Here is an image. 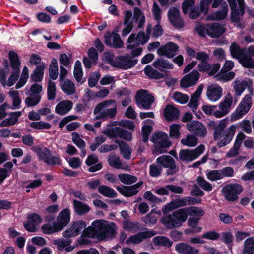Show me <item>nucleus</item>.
<instances>
[{"label":"nucleus","instance_id":"nucleus-1","mask_svg":"<svg viewBox=\"0 0 254 254\" xmlns=\"http://www.w3.org/2000/svg\"><path fill=\"white\" fill-rule=\"evenodd\" d=\"M116 229L117 227L114 222L96 220L92 223L91 226H88L82 231V235L96 238L100 241L107 239H112L117 235Z\"/></svg>","mask_w":254,"mask_h":254},{"label":"nucleus","instance_id":"nucleus-2","mask_svg":"<svg viewBox=\"0 0 254 254\" xmlns=\"http://www.w3.org/2000/svg\"><path fill=\"white\" fill-rule=\"evenodd\" d=\"M204 213V210L201 208L197 207L190 206L180 208L174 211L172 217L170 216L169 218L171 220V222L169 223L171 224L172 227L179 228L186 222L189 215L200 219Z\"/></svg>","mask_w":254,"mask_h":254},{"label":"nucleus","instance_id":"nucleus-3","mask_svg":"<svg viewBox=\"0 0 254 254\" xmlns=\"http://www.w3.org/2000/svg\"><path fill=\"white\" fill-rule=\"evenodd\" d=\"M71 212L68 208L62 209L59 213L57 221L52 224L45 223L41 226V231L44 234L51 235L62 231L70 221Z\"/></svg>","mask_w":254,"mask_h":254},{"label":"nucleus","instance_id":"nucleus-4","mask_svg":"<svg viewBox=\"0 0 254 254\" xmlns=\"http://www.w3.org/2000/svg\"><path fill=\"white\" fill-rule=\"evenodd\" d=\"M186 200V197L172 200L171 202L167 203L162 208L163 215L161 219V221L168 229H173L176 228V227H172L171 224H170L169 223L171 222V220H170V219L169 218H170V216L172 217V215L174 213V211L172 214H169V212L186 206L187 202Z\"/></svg>","mask_w":254,"mask_h":254},{"label":"nucleus","instance_id":"nucleus-5","mask_svg":"<svg viewBox=\"0 0 254 254\" xmlns=\"http://www.w3.org/2000/svg\"><path fill=\"white\" fill-rule=\"evenodd\" d=\"M150 141L154 143V149L153 153L157 155L166 152L165 148L170 147L172 144L168 139V135L162 131L153 134Z\"/></svg>","mask_w":254,"mask_h":254},{"label":"nucleus","instance_id":"nucleus-6","mask_svg":"<svg viewBox=\"0 0 254 254\" xmlns=\"http://www.w3.org/2000/svg\"><path fill=\"white\" fill-rule=\"evenodd\" d=\"M227 0L231 10V21L233 23H239L241 20V17L245 14L246 4L244 0H237L238 7L236 0Z\"/></svg>","mask_w":254,"mask_h":254},{"label":"nucleus","instance_id":"nucleus-7","mask_svg":"<svg viewBox=\"0 0 254 254\" xmlns=\"http://www.w3.org/2000/svg\"><path fill=\"white\" fill-rule=\"evenodd\" d=\"M243 187L237 183H231L225 186L222 190L226 200L234 202L238 199V195L243 191Z\"/></svg>","mask_w":254,"mask_h":254},{"label":"nucleus","instance_id":"nucleus-8","mask_svg":"<svg viewBox=\"0 0 254 254\" xmlns=\"http://www.w3.org/2000/svg\"><path fill=\"white\" fill-rule=\"evenodd\" d=\"M135 101L140 108L145 110L151 109L152 104L154 101V97L146 90L141 89L137 91L135 95Z\"/></svg>","mask_w":254,"mask_h":254},{"label":"nucleus","instance_id":"nucleus-9","mask_svg":"<svg viewBox=\"0 0 254 254\" xmlns=\"http://www.w3.org/2000/svg\"><path fill=\"white\" fill-rule=\"evenodd\" d=\"M156 162L164 168H168L166 171L168 176L173 175L178 171L174 159L169 155H163L158 157Z\"/></svg>","mask_w":254,"mask_h":254},{"label":"nucleus","instance_id":"nucleus-10","mask_svg":"<svg viewBox=\"0 0 254 254\" xmlns=\"http://www.w3.org/2000/svg\"><path fill=\"white\" fill-rule=\"evenodd\" d=\"M86 223L83 220L72 222L68 228L62 233V235L66 238L75 237L85 229Z\"/></svg>","mask_w":254,"mask_h":254},{"label":"nucleus","instance_id":"nucleus-11","mask_svg":"<svg viewBox=\"0 0 254 254\" xmlns=\"http://www.w3.org/2000/svg\"><path fill=\"white\" fill-rule=\"evenodd\" d=\"M205 146L203 144L200 145L194 150L181 149L179 152L180 160L182 161H192L197 158L203 152Z\"/></svg>","mask_w":254,"mask_h":254},{"label":"nucleus","instance_id":"nucleus-12","mask_svg":"<svg viewBox=\"0 0 254 254\" xmlns=\"http://www.w3.org/2000/svg\"><path fill=\"white\" fill-rule=\"evenodd\" d=\"M187 129L193 132L196 136L204 137L206 135L207 130L205 126L201 122L198 121H192L186 125Z\"/></svg>","mask_w":254,"mask_h":254},{"label":"nucleus","instance_id":"nucleus-13","mask_svg":"<svg viewBox=\"0 0 254 254\" xmlns=\"http://www.w3.org/2000/svg\"><path fill=\"white\" fill-rule=\"evenodd\" d=\"M200 77V74L196 70H193L191 72L185 75L180 81V86L186 88L195 85Z\"/></svg>","mask_w":254,"mask_h":254},{"label":"nucleus","instance_id":"nucleus-14","mask_svg":"<svg viewBox=\"0 0 254 254\" xmlns=\"http://www.w3.org/2000/svg\"><path fill=\"white\" fill-rule=\"evenodd\" d=\"M156 234L154 230H149L138 232L128 237L126 240V244L129 245L132 243L134 245L141 243L143 240L147 239L154 236Z\"/></svg>","mask_w":254,"mask_h":254},{"label":"nucleus","instance_id":"nucleus-15","mask_svg":"<svg viewBox=\"0 0 254 254\" xmlns=\"http://www.w3.org/2000/svg\"><path fill=\"white\" fill-rule=\"evenodd\" d=\"M132 59L129 54L119 56L117 68L127 70L133 67L137 64L138 60Z\"/></svg>","mask_w":254,"mask_h":254},{"label":"nucleus","instance_id":"nucleus-16","mask_svg":"<svg viewBox=\"0 0 254 254\" xmlns=\"http://www.w3.org/2000/svg\"><path fill=\"white\" fill-rule=\"evenodd\" d=\"M169 20L172 25L177 28H182L184 23L180 17L179 10L175 7H171L168 13Z\"/></svg>","mask_w":254,"mask_h":254},{"label":"nucleus","instance_id":"nucleus-17","mask_svg":"<svg viewBox=\"0 0 254 254\" xmlns=\"http://www.w3.org/2000/svg\"><path fill=\"white\" fill-rule=\"evenodd\" d=\"M175 251L179 254H198L199 253L198 249L184 242L176 244Z\"/></svg>","mask_w":254,"mask_h":254},{"label":"nucleus","instance_id":"nucleus-18","mask_svg":"<svg viewBox=\"0 0 254 254\" xmlns=\"http://www.w3.org/2000/svg\"><path fill=\"white\" fill-rule=\"evenodd\" d=\"M73 103L68 100H63L59 102L55 107V112L61 116L67 114L72 108Z\"/></svg>","mask_w":254,"mask_h":254},{"label":"nucleus","instance_id":"nucleus-19","mask_svg":"<svg viewBox=\"0 0 254 254\" xmlns=\"http://www.w3.org/2000/svg\"><path fill=\"white\" fill-rule=\"evenodd\" d=\"M208 98L212 101L219 100L222 95V89L218 85L209 86L207 90Z\"/></svg>","mask_w":254,"mask_h":254},{"label":"nucleus","instance_id":"nucleus-20","mask_svg":"<svg viewBox=\"0 0 254 254\" xmlns=\"http://www.w3.org/2000/svg\"><path fill=\"white\" fill-rule=\"evenodd\" d=\"M253 57H254V46L245 48L244 55L240 60V64L243 67L246 68L254 61Z\"/></svg>","mask_w":254,"mask_h":254},{"label":"nucleus","instance_id":"nucleus-21","mask_svg":"<svg viewBox=\"0 0 254 254\" xmlns=\"http://www.w3.org/2000/svg\"><path fill=\"white\" fill-rule=\"evenodd\" d=\"M45 68V64L43 62L39 65H37L35 69L30 75V79L31 81L41 82L44 77Z\"/></svg>","mask_w":254,"mask_h":254},{"label":"nucleus","instance_id":"nucleus-22","mask_svg":"<svg viewBox=\"0 0 254 254\" xmlns=\"http://www.w3.org/2000/svg\"><path fill=\"white\" fill-rule=\"evenodd\" d=\"M209 32L208 35L211 38H218L223 34L225 31V28L217 23L209 24Z\"/></svg>","mask_w":254,"mask_h":254},{"label":"nucleus","instance_id":"nucleus-23","mask_svg":"<svg viewBox=\"0 0 254 254\" xmlns=\"http://www.w3.org/2000/svg\"><path fill=\"white\" fill-rule=\"evenodd\" d=\"M163 114L166 119L170 121L178 118L179 111L174 106L168 104L163 110Z\"/></svg>","mask_w":254,"mask_h":254},{"label":"nucleus","instance_id":"nucleus-24","mask_svg":"<svg viewBox=\"0 0 254 254\" xmlns=\"http://www.w3.org/2000/svg\"><path fill=\"white\" fill-rule=\"evenodd\" d=\"M8 58L12 71L20 72L21 62L18 54L14 51H10L8 53Z\"/></svg>","mask_w":254,"mask_h":254},{"label":"nucleus","instance_id":"nucleus-25","mask_svg":"<svg viewBox=\"0 0 254 254\" xmlns=\"http://www.w3.org/2000/svg\"><path fill=\"white\" fill-rule=\"evenodd\" d=\"M9 115L10 117L1 122L0 127H6L15 125L18 120V117L21 115V112L20 111L10 112Z\"/></svg>","mask_w":254,"mask_h":254},{"label":"nucleus","instance_id":"nucleus-26","mask_svg":"<svg viewBox=\"0 0 254 254\" xmlns=\"http://www.w3.org/2000/svg\"><path fill=\"white\" fill-rule=\"evenodd\" d=\"M228 11V5L226 1H224L221 9L211 14L212 19L213 20H223L227 17Z\"/></svg>","mask_w":254,"mask_h":254},{"label":"nucleus","instance_id":"nucleus-27","mask_svg":"<svg viewBox=\"0 0 254 254\" xmlns=\"http://www.w3.org/2000/svg\"><path fill=\"white\" fill-rule=\"evenodd\" d=\"M33 150L36 154L39 159L43 161L45 163L49 157L51 156L50 150L47 147L42 149L40 146H35L33 147Z\"/></svg>","mask_w":254,"mask_h":254},{"label":"nucleus","instance_id":"nucleus-28","mask_svg":"<svg viewBox=\"0 0 254 254\" xmlns=\"http://www.w3.org/2000/svg\"><path fill=\"white\" fill-rule=\"evenodd\" d=\"M73 206L75 212L78 215L85 214L88 213L91 209L87 204L77 200H73Z\"/></svg>","mask_w":254,"mask_h":254},{"label":"nucleus","instance_id":"nucleus-29","mask_svg":"<svg viewBox=\"0 0 254 254\" xmlns=\"http://www.w3.org/2000/svg\"><path fill=\"white\" fill-rule=\"evenodd\" d=\"M245 51V48H241L235 42H233L230 46V52L231 56L235 59H239L240 63L241 58H242Z\"/></svg>","mask_w":254,"mask_h":254},{"label":"nucleus","instance_id":"nucleus-30","mask_svg":"<svg viewBox=\"0 0 254 254\" xmlns=\"http://www.w3.org/2000/svg\"><path fill=\"white\" fill-rule=\"evenodd\" d=\"M117 190L124 196L129 197L135 195L138 193L139 190H135L131 186H124L116 187Z\"/></svg>","mask_w":254,"mask_h":254},{"label":"nucleus","instance_id":"nucleus-31","mask_svg":"<svg viewBox=\"0 0 254 254\" xmlns=\"http://www.w3.org/2000/svg\"><path fill=\"white\" fill-rule=\"evenodd\" d=\"M115 142L119 145L121 153L124 158L126 159H129L131 154V149L129 145L124 141L118 139L115 140Z\"/></svg>","mask_w":254,"mask_h":254},{"label":"nucleus","instance_id":"nucleus-32","mask_svg":"<svg viewBox=\"0 0 254 254\" xmlns=\"http://www.w3.org/2000/svg\"><path fill=\"white\" fill-rule=\"evenodd\" d=\"M98 192L109 198H115L117 196V193L113 188L106 185H100L98 187Z\"/></svg>","mask_w":254,"mask_h":254},{"label":"nucleus","instance_id":"nucleus-33","mask_svg":"<svg viewBox=\"0 0 254 254\" xmlns=\"http://www.w3.org/2000/svg\"><path fill=\"white\" fill-rule=\"evenodd\" d=\"M153 242L156 246H164L170 248L173 242L167 237L163 236H157L153 238Z\"/></svg>","mask_w":254,"mask_h":254},{"label":"nucleus","instance_id":"nucleus-34","mask_svg":"<svg viewBox=\"0 0 254 254\" xmlns=\"http://www.w3.org/2000/svg\"><path fill=\"white\" fill-rule=\"evenodd\" d=\"M144 73L150 79H160L164 77V75L157 70L154 69L150 65H147L144 69Z\"/></svg>","mask_w":254,"mask_h":254},{"label":"nucleus","instance_id":"nucleus-35","mask_svg":"<svg viewBox=\"0 0 254 254\" xmlns=\"http://www.w3.org/2000/svg\"><path fill=\"white\" fill-rule=\"evenodd\" d=\"M123 228L124 229L132 232H136L140 230V223L137 221H131L126 220L123 222Z\"/></svg>","mask_w":254,"mask_h":254},{"label":"nucleus","instance_id":"nucleus-36","mask_svg":"<svg viewBox=\"0 0 254 254\" xmlns=\"http://www.w3.org/2000/svg\"><path fill=\"white\" fill-rule=\"evenodd\" d=\"M153 66L161 71H164L161 68L172 69L174 67L172 63H170L168 61L162 59H159L154 61L153 63Z\"/></svg>","mask_w":254,"mask_h":254},{"label":"nucleus","instance_id":"nucleus-37","mask_svg":"<svg viewBox=\"0 0 254 254\" xmlns=\"http://www.w3.org/2000/svg\"><path fill=\"white\" fill-rule=\"evenodd\" d=\"M227 123V119H224L222 120L215 127L213 132V138L215 140H217L219 139V137L221 135L222 133L225 128Z\"/></svg>","mask_w":254,"mask_h":254},{"label":"nucleus","instance_id":"nucleus-38","mask_svg":"<svg viewBox=\"0 0 254 254\" xmlns=\"http://www.w3.org/2000/svg\"><path fill=\"white\" fill-rule=\"evenodd\" d=\"M243 254H254V237L248 238L245 241Z\"/></svg>","mask_w":254,"mask_h":254},{"label":"nucleus","instance_id":"nucleus-39","mask_svg":"<svg viewBox=\"0 0 254 254\" xmlns=\"http://www.w3.org/2000/svg\"><path fill=\"white\" fill-rule=\"evenodd\" d=\"M64 82V83L61 86V89L68 95L73 94L75 91V87L73 82L68 79Z\"/></svg>","mask_w":254,"mask_h":254},{"label":"nucleus","instance_id":"nucleus-40","mask_svg":"<svg viewBox=\"0 0 254 254\" xmlns=\"http://www.w3.org/2000/svg\"><path fill=\"white\" fill-rule=\"evenodd\" d=\"M195 30L201 37L205 38L206 35H208L209 32V24H205L202 23L198 22L196 24Z\"/></svg>","mask_w":254,"mask_h":254},{"label":"nucleus","instance_id":"nucleus-41","mask_svg":"<svg viewBox=\"0 0 254 254\" xmlns=\"http://www.w3.org/2000/svg\"><path fill=\"white\" fill-rule=\"evenodd\" d=\"M118 178L122 183L127 185L132 184L137 180L136 176L128 174H120Z\"/></svg>","mask_w":254,"mask_h":254},{"label":"nucleus","instance_id":"nucleus-42","mask_svg":"<svg viewBox=\"0 0 254 254\" xmlns=\"http://www.w3.org/2000/svg\"><path fill=\"white\" fill-rule=\"evenodd\" d=\"M73 74L76 81L80 82L82 78L83 71L81 63L79 60H77L75 63Z\"/></svg>","mask_w":254,"mask_h":254},{"label":"nucleus","instance_id":"nucleus-43","mask_svg":"<svg viewBox=\"0 0 254 254\" xmlns=\"http://www.w3.org/2000/svg\"><path fill=\"white\" fill-rule=\"evenodd\" d=\"M198 142L197 138L193 135L189 134L185 139H182L181 143L184 145L193 147L196 145Z\"/></svg>","mask_w":254,"mask_h":254},{"label":"nucleus","instance_id":"nucleus-44","mask_svg":"<svg viewBox=\"0 0 254 254\" xmlns=\"http://www.w3.org/2000/svg\"><path fill=\"white\" fill-rule=\"evenodd\" d=\"M41 95H34L31 94L25 99V103L27 107H32L37 105L40 101Z\"/></svg>","mask_w":254,"mask_h":254},{"label":"nucleus","instance_id":"nucleus-45","mask_svg":"<svg viewBox=\"0 0 254 254\" xmlns=\"http://www.w3.org/2000/svg\"><path fill=\"white\" fill-rule=\"evenodd\" d=\"M56 84L54 82L49 80L47 87V98L49 100L55 99L56 96Z\"/></svg>","mask_w":254,"mask_h":254},{"label":"nucleus","instance_id":"nucleus-46","mask_svg":"<svg viewBox=\"0 0 254 254\" xmlns=\"http://www.w3.org/2000/svg\"><path fill=\"white\" fill-rule=\"evenodd\" d=\"M170 137L173 139H178L180 136V129L181 127L180 125L173 124L170 126Z\"/></svg>","mask_w":254,"mask_h":254},{"label":"nucleus","instance_id":"nucleus-47","mask_svg":"<svg viewBox=\"0 0 254 254\" xmlns=\"http://www.w3.org/2000/svg\"><path fill=\"white\" fill-rule=\"evenodd\" d=\"M29 126L30 127L36 129H49L51 127V125L48 123H45L43 121L40 122H32Z\"/></svg>","mask_w":254,"mask_h":254},{"label":"nucleus","instance_id":"nucleus-48","mask_svg":"<svg viewBox=\"0 0 254 254\" xmlns=\"http://www.w3.org/2000/svg\"><path fill=\"white\" fill-rule=\"evenodd\" d=\"M201 13L206 15L208 13L205 12V11L202 10L200 6V7H196L190 9L189 13V17L191 19H196L201 15Z\"/></svg>","mask_w":254,"mask_h":254},{"label":"nucleus","instance_id":"nucleus-49","mask_svg":"<svg viewBox=\"0 0 254 254\" xmlns=\"http://www.w3.org/2000/svg\"><path fill=\"white\" fill-rule=\"evenodd\" d=\"M173 99L176 102L184 104L188 101L189 97L186 94H183L178 91H175L174 92Z\"/></svg>","mask_w":254,"mask_h":254},{"label":"nucleus","instance_id":"nucleus-50","mask_svg":"<svg viewBox=\"0 0 254 254\" xmlns=\"http://www.w3.org/2000/svg\"><path fill=\"white\" fill-rule=\"evenodd\" d=\"M71 242L72 241L69 239H58L53 240V244L57 246V249L59 251L63 250L64 248L69 246Z\"/></svg>","mask_w":254,"mask_h":254},{"label":"nucleus","instance_id":"nucleus-51","mask_svg":"<svg viewBox=\"0 0 254 254\" xmlns=\"http://www.w3.org/2000/svg\"><path fill=\"white\" fill-rule=\"evenodd\" d=\"M108 162L109 165L115 169H121L122 168V162L119 157L115 155L110 157L108 159Z\"/></svg>","mask_w":254,"mask_h":254},{"label":"nucleus","instance_id":"nucleus-52","mask_svg":"<svg viewBox=\"0 0 254 254\" xmlns=\"http://www.w3.org/2000/svg\"><path fill=\"white\" fill-rule=\"evenodd\" d=\"M236 131V126L232 125L230 126L227 131L225 132L223 140H225L226 142L229 143L232 140Z\"/></svg>","mask_w":254,"mask_h":254},{"label":"nucleus","instance_id":"nucleus-53","mask_svg":"<svg viewBox=\"0 0 254 254\" xmlns=\"http://www.w3.org/2000/svg\"><path fill=\"white\" fill-rule=\"evenodd\" d=\"M72 141L79 148L85 147V142L80 137L79 134L75 132L72 133Z\"/></svg>","mask_w":254,"mask_h":254},{"label":"nucleus","instance_id":"nucleus-54","mask_svg":"<svg viewBox=\"0 0 254 254\" xmlns=\"http://www.w3.org/2000/svg\"><path fill=\"white\" fill-rule=\"evenodd\" d=\"M248 87L250 91L253 92V89L250 88V84L246 81H243L240 85H236L234 89L236 94L237 96H240L243 92L245 89V88Z\"/></svg>","mask_w":254,"mask_h":254},{"label":"nucleus","instance_id":"nucleus-55","mask_svg":"<svg viewBox=\"0 0 254 254\" xmlns=\"http://www.w3.org/2000/svg\"><path fill=\"white\" fill-rule=\"evenodd\" d=\"M113 33V43L112 46L115 48H121L123 47V41L121 39L120 35L114 31Z\"/></svg>","mask_w":254,"mask_h":254},{"label":"nucleus","instance_id":"nucleus-56","mask_svg":"<svg viewBox=\"0 0 254 254\" xmlns=\"http://www.w3.org/2000/svg\"><path fill=\"white\" fill-rule=\"evenodd\" d=\"M220 237V234L215 230L208 231L202 235V238L213 241L217 240Z\"/></svg>","mask_w":254,"mask_h":254},{"label":"nucleus","instance_id":"nucleus-57","mask_svg":"<svg viewBox=\"0 0 254 254\" xmlns=\"http://www.w3.org/2000/svg\"><path fill=\"white\" fill-rule=\"evenodd\" d=\"M232 103V97L230 96L229 98L225 97L224 100L219 104V107L220 110L229 111Z\"/></svg>","mask_w":254,"mask_h":254},{"label":"nucleus","instance_id":"nucleus-58","mask_svg":"<svg viewBox=\"0 0 254 254\" xmlns=\"http://www.w3.org/2000/svg\"><path fill=\"white\" fill-rule=\"evenodd\" d=\"M9 94L13 98L12 104L15 107V109H19L20 107L21 100L18 96V91H10Z\"/></svg>","mask_w":254,"mask_h":254},{"label":"nucleus","instance_id":"nucleus-59","mask_svg":"<svg viewBox=\"0 0 254 254\" xmlns=\"http://www.w3.org/2000/svg\"><path fill=\"white\" fill-rule=\"evenodd\" d=\"M118 137L127 141H131L132 139V135L131 132L124 130L121 128H119V132Z\"/></svg>","mask_w":254,"mask_h":254},{"label":"nucleus","instance_id":"nucleus-60","mask_svg":"<svg viewBox=\"0 0 254 254\" xmlns=\"http://www.w3.org/2000/svg\"><path fill=\"white\" fill-rule=\"evenodd\" d=\"M207 177L208 179L213 181L222 179L220 170H215L209 171L207 174Z\"/></svg>","mask_w":254,"mask_h":254},{"label":"nucleus","instance_id":"nucleus-61","mask_svg":"<svg viewBox=\"0 0 254 254\" xmlns=\"http://www.w3.org/2000/svg\"><path fill=\"white\" fill-rule=\"evenodd\" d=\"M152 12L154 17V19L157 21V23H160L161 18V9L160 8L158 4L156 2L153 3Z\"/></svg>","mask_w":254,"mask_h":254},{"label":"nucleus","instance_id":"nucleus-62","mask_svg":"<svg viewBox=\"0 0 254 254\" xmlns=\"http://www.w3.org/2000/svg\"><path fill=\"white\" fill-rule=\"evenodd\" d=\"M20 72L19 71H12L6 83L8 87H11L15 84L19 77Z\"/></svg>","mask_w":254,"mask_h":254},{"label":"nucleus","instance_id":"nucleus-63","mask_svg":"<svg viewBox=\"0 0 254 254\" xmlns=\"http://www.w3.org/2000/svg\"><path fill=\"white\" fill-rule=\"evenodd\" d=\"M162 169L161 167H158L154 164L149 166V174L151 177H157L160 175Z\"/></svg>","mask_w":254,"mask_h":254},{"label":"nucleus","instance_id":"nucleus-64","mask_svg":"<svg viewBox=\"0 0 254 254\" xmlns=\"http://www.w3.org/2000/svg\"><path fill=\"white\" fill-rule=\"evenodd\" d=\"M87 53L89 59L92 61V63H96L98 60V54L97 50L94 47H91L88 49Z\"/></svg>","mask_w":254,"mask_h":254}]
</instances>
